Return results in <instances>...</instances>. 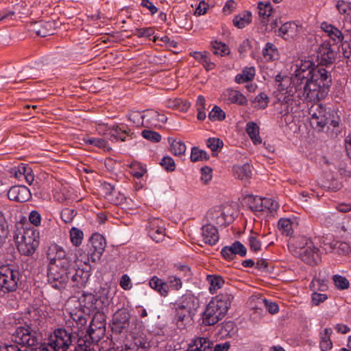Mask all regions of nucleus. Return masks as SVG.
Segmentation results:
<instances>
[{"mask_svg":"<svg viewBox=\"0 0 351 351\" xmlns=\"http://www.w3.org/2000/svg\"><path fill=\"white\" fill-rule=\"evenodd\" d=\"M332 278L337 289H346L349 287L350 283L346 278L339 275H334Z\"/></svg>","mask_w":351,"mask_h":351,"instance_id":"obj_57","label":"nucleus"},{"mask_svg":"<svg viewBox=\"0 0 351 351\" xmlns=\"http://www.w3.org/2000/svg\"><path fill=\"white\" fill-rule=\"evenodd\" d=\"M131 314L126 308L118 309L112 315L110 326L115 334H125L130 326Z\"/></svg>","mask_w":351,"mask_h":351,"instance_id":"obj_10","label":"nucleus"},{"mask_svg":"<svg viewBox=\"0 0 351 351\" xmlns=\"http://www.w3.org/2000/svg\"><path fill=\"white\" fill-rule=\"evenodd\" d=\"M32 31H34L36 35L41 37L53 35L55 31V23L54 21L36 23L33 27Z\"/></svg>","mask_w":351,"mask_h":351,"instance_id":"obj_24","label":"nucleus"},{"mask_svg":"<svg viewBox=\"0 0 351 351\" xmlns=\"http://www.w3.org/2000/svg\"><path fill=\"white\" fill-rule=\"evenodd\" d=\"M258 14L263 19H267L271 15L273 8L270 2H260L258 5Z\"/></svg>","mask_w":351,"mask_h":351,"instance_id":"obj_48","label":"nucleus"},{"mask_svg":"<svg viewBox=\"0 0 351 351\" xmlns=\"http://www.w3.org/2000/svg\"><path fill=\"white\" fill-rule=\"evenodd\" d=\"M236 325L234 322L228 321L222 323L219 330V333L223 337H231L236 332Z\"/></svg>","mask_w":351,"mask_h":351,"instance_id":"obj_37","label":"nucleus"},{"mask_svg":"<svg viewBox=\"0 0 351 351\" xmlns=\"http://www.w3.org/2000/svg\"><path fill=\"white\" fill-rule=\"evenodd\" d=\"M128 118L137 127L143 125L145 119H147V121L152 122V120L149 119L148 112L146 114H142L138 111H133L128 114Z\"/></svg>","mask_w":351,"mask_h":351,"instance_id":"obj_38","label":"nucleus"},{"mask_svg":"<svg viewBox=\"0 0 351 351\" xmlns=\"http://www.w3.org/2000/svg\"><path fill=\"white\" fill-rule=\"evenodd\" d=\"M88 258L93 263L98 262L106 246L105 238L99 233H94L90 238Z\"/></svg>","mask_w":351,"mask_h":351,"instance_id":"obj_12","label":"nucleus"},{"mask_svg":"<svg viewBox=\"0 0 351 351\" xmlns=\"http://www.w3.org/2000/svg\"><path fill=\"white\" fill-rule=\"evenodd\" d=\"M311 125L319 132L322 131L325 126L332 128V132L336 135L340 132V117L335 110L326 108L322 104H315L309 109Z\"/></svg>","mask_w":351,"mask_h":351,"instance_id":"obj_4","label":"nucleus"},{"mask_svg":"<svg viewBox=\"0 0 351 351\" xmlns=\"http://www.w3.org/2000/svg\"><path fill=\"white\" fill-rule=\"evenodd\" d=\"M26 171H29V167L24 164L20 165L18 167H13L10 169V172L14 178L21 180L23 178Z\"/></svg>","mask_w":351,"mask_h":351,"instance_id":"obj_53","label":"nucleus"},{"mask_svg":"<svg viewBox=\"0 0 351 351\" xmlns=\"http://www.w3.org/2000/svg\"><path fill=\"white\" fill-rule=\"evenodd\" d=\"M80 308L88 313L95 314L99 312V300L92 293H84L79 299Z\"/></svg>","mask_w":351,"mask_h":351,"instance_id":"obj_16","label":"nucleus"},{"mask_svg":"<svg viewBox=\"0 0 351 351\" xmlns=\"http://www.w3.org/2000/svg\"><path fill=\"white\" fill-rule=\"evenodd\" d=\"M279 231L285 236H290L293 234L292 222L289 219L281 218L278 222Z\"/></svg>","mask_w":351,"mask_h":351,"instance_id":"obj_43","label":"nucleus"},{"mask_svg":"<svg viewBox=\"0 0 351 351\" xmlns=\"http://www.w3.org/2000/svg\"><path fill=\"white\" fill-rule=\"evenodd\" d=\"M250 305L252 308L255 310H262L263 308H265L271 314H275L279 310L276 302H270L263 298H252L250 301Z\"/></svg>","mask_w":351,"mask_h":351,"instance_id":"obj_20","label":"nucleus"},{"mask_svg":"<svg viewBox=\"0 0 351 351\" xmlns=\"http://www.w3.org/2000/svg\"><path fill=\"white\" fill-rule=\"evenodd\" d=\"M149 284L153 289L158 291L162 296H167L168 295V285L162 279L157 276H153L150 279Z\"/></svg>","mask_w":351,"mask_h":351,"instance_id":"obj_31","label":"nucleus"},{"mask_svg":"<svg viewBox=\"0 0 351 351\" xmlns=\"http://www.w3.org/2000/svg\"><path fill=\"white\" fill-rule=\"evenodd\" d=\"M322 71L327 70L319 66L315 67L313 62L311 60L301 61L300 64L297 66L294 75L291 77L292 86L290 91L293 92L299 87L301 88L305 81L307 82L314 80L319 75L317 73H322Z\"/></svg>","mask_w":351,"mask_h":351,"instance_id":"obj_5","label":"nucleus"},{"mask_svg":"<svg viewBox=\"0 0 351 351\" xmlns=\"http://www.w3.org/2000/svg\"><path fill=\"white\" fill-rule=\"evenodd\" d=\"M221 256L226 260H233L236 255L245 257L247 254V248L240 241H236L229 246H225L221 251Z\"/></svg>","mask_w":351,"mask_h":351,"instance_id":"obj_15","label":"nucleus"},{"mask_svg":"<svg viewBox=\"0 0 351 351\" xmlns=\"http://www.w3.org/2000/svg\"><path fill=\"white\" fill-rule=\"evenodd\" d=\"M226 96L230 102L241 106L246 105L247 98L239 91L235 90H228Z\"/></svg>","mask_w":351,"mask_h":351,"instance_id":"obj_34","label":"nucleus"},{"mask_svg":"<svg viewBox=\"0 0 351 351\" xmlns=\"http://www.w3.org/2000/svg\"><path fill=\"white\" fill-rule=\"evenodd\" d=\"M147 342L141 337H135L134 339L126 343L121 351H147Z\"/></svg>","mask_w":351,"mask_h":351,"instance_id":"obj_30","label":"nucleus"},{"mask_svg":"<svg viewBox=\"0 0 351 351\" xmlns=\"http://www.w3.org/2000/svg\"><path fill=\"white\" fill-rule=\"evenodd\" d=\"M90 314L82 308H75L70 313L71 318L76 323L79 328L84 326L88 319L90 317Z\"/></svg>","mask_w":351,"mask_h":351,"instance_id":"obj_27","label":"nucleus"},{"mask_svg":"<svg viewBox=\"0 0 351 351\" xmlns=\"http://www.w3.org/2000/svg\"><path fill=\"white\" fill-rule=\"evenodd\" d=\"M76 215L77 212L75 210L65 208L61 212V218L66 223H69L72 222Z\"/></svg>","mask_w":351,"mask_h":351,"instance_id":"obj_56","label":"nucleus"},{"mask_svg":"<svg viewBox=\"0 0 351 351\" xmlns=\"http://www.w3.org/2000/svg\"><path fill=\"white\" fill-rule=\"evenodd\" d=\"M19 271L13 265L0 267V290L4 293L14 291L18 286Z\"/></svg>","mask_w":351,"mask_h":351,"instance_id":"obj_7","label":"nucleus"},{"mask_svg":"<svg viewBox=\"0 0 351 351\" xmlns=\"http://www.w3.org/2000/svg\"><path fill=\"white\" fill-rule=\"evenodd\" d=\"M106 331V320L104 314L100 312L94 314L90 326L86 331V341L90 343H97Z\"/></svg>","mask_w":351,"mask_h":351,"instance_id":"obj_8","label":"nucleus"},{"mask_svg":"<svg viewBox=\"0 0 351 351\" xmlns=\"http://www.w3.org/2000/svg\"><path fill=\"white\" fill-rule=\"evenodd\" d=\"M206 145L213 152H216L223 147V143L219 138H209L206 141Z\"/></svg>","mask_w":351,"mask_h":351,"instance_id":"obj_60","label":"nucleus"},{"mask_svg":"<svg viewBox=\"0 0 351 351\" xmlns=\"http://www.w3.org/2000/svg\"><path fill=\"white\" fill-rule=\"evenodd\" d=\"M167 171H173L175 169V162L170 156H164L160 162Z\"/></svg>","mask_w":351,"mask_h":351,"instance_id":"obj_61","label":"nucleus"},{"mask_svg":"<svg viewBox=\"0 0 351 351\" xmlns=\"http://www.w3.org/2000/svg\"><path fill=\"white\" fill-rule=\"evenodd\" d=\"M161 221L158 219H154L149 222L148 234L153 241L156 243L162 241L165 237V229L160 226Z\"/></svg>","mask_w":351,"mask_h":351,"instance_id":"obj_21","label":"nucleus"},{"mask_svg":"<svg viewBox=\"0 0 351 351\" xmlns=\"http://www.w3.org/2000/svg\"><path fill=\"white\" fill-rule=\"evenodd\" d=\"M66 274L62 273L65 276L64 280L62 279L57 280V282H54L52 284V287L60 289L63 287L71 279L73 282V287H77L79 288L83 287L86 285L90 277L88 271H85L83 269L76 268L75 262H72L71 265L68 267V269L65 271Z\"/></svg>","mask_w":351,"mask_h":351,"instance_id":"obj_6","label":"nucleus"},{"mask_svg":"<svg viewBox=\"0 0 351 351\" xmlns=\"http://www.w3.org/2000/svg\"><path fill=\"white\" fill-rule=\"evenodd\" d=\"M106 134L111 141H125L126 137L130 136V130H127L124 126L116 125L109 128Z\"/></svg>","mask_w":351,"mask_h":351,"instance_id":"obj_22","label":"nucleus"},{"mask_svg":"<svg viewBox=\"0 0 351 351\" xmlns=\"http://www.w3.org/2000/svg\"><path fill=\"white\" fill-rule=\"evenodd\" d=\"M212 178V169L208 166L201 168V180L208 183Z\"/></svg>","mask_w":351,"mask_h":351,"instance_id":"obj_64","label":"nucleus"},{"mask_svg":"<svg viewBox=\"0 0 351 351\" xmlns=\"http://www.w3.org/2000/svg\"><path fill=\"white\" fill-rule=\"evenodd\" d=\"M331 84V75L328 71H322V73H319L317 77L307 82L305 81L301 88L299 87L292 93L300 100L315 102L326 97Z\"/></svg>","mask_w":351,"mask_h":351,"instance_id":"obj_1","label":"nucleus"},{"mask_svg":"<svg viewBox=\"0 0 351 351\" xmlns=\"http://www.w3.org/2000/svg\"><path fill=\"white\" fill-rule=\"evenodd\" d=\"M336 7L341 14H345V20L351 23V3L339 0Z\"/></svg>","mask_w":351,"mask_h":351,"instance_id":"obj_39","label":"nucleus"},{"mask_svg":"<svg viewBox=\"0 0 351 351\" xmlns=\"http://www.w3.org/2000/svg\"><path fill=\"white\" fill-rule=\"evenodd\" d=\"M175 313L174 319L179 328H182L184 326V321L193 315L190 313L185 312L184 310L179 309L178 306H175Z\"/></svg>","mask_w":351,"mask_h":351,"instance_id":"obj_47","label":"nucleus"},{"mask_svg":"<svg viewBox=\"0 0 351 351\" xmlns=\"http://www.w3.org/2000/svg\"><path fill=\"white\" fill-rule=\"evenodd\" d=\"M174 306L193 314V311L198 306L197 298L191 293H186L177 300Z\"/></svg>","mask_w":351,"mask_h":351,"instance_id":"obj_18","label":"nucleus"},{"mask_svg":"<svg viewBox=\"0 0 351 351\" xmlns=\"http://www.w3.org/2000/svg\"><path fill=\"white\" fill-rule=\"evenodd\" d=\"M168 288L171 287L176 291L180 290L182 287L181 279L176 276H169L167 280Z\"/></svg>","mask_w":351,"mask_h":351,"instance_id":"obj_58","label":"nucleus"},{"mask_svg":"<svg viewBox=\"0 0 351 351\" xmlns=\"http://www.w3.org/2000/svg\"><path fill=\"white\" fill-rule=\"evenodd\" d=\"M249 208L254 212L263 211V200L258 196L248 195L245 197Z\"/></svg>","mask_w":351,"mask_h":351,"instance_id":"obj_40","label":"nucleus"},{"mask_svg":"<svg viewBox=\"0 0 351 351\" xmlns=\"http://www.w3.org/2000/svg\"><path fill=\"white\" fill-rule=\"evenodd\" d=\"M142 136L145 139L150 141L153 143H158L161 140L160 134L155 131L151 130H145L142 132Z\"/></svg>","mask_w":351,"mask_h":351,"instance_id":"obj_54","label":"nucleus"},{"mask_svg":"<svg viewBox=\"0 0 351 351\" xmlns=\"http://www.w3.org/2000/svg\"><path fill=\"white\" fill-rule=\"evenodd\" d=\"M233 299V295L227 291L213 298L201 314L202 324L213 326L221 320L230 308Z\"/></svg>","mask_w":351,"mask_h":351,"instance_id":"obj_3","label":"nucleus"},{"mask_svg":"<svg viewBox=\"0 0 351 351\" xmlns=\"http://www.w3.org/2000/svg\"><path fill=\"white\" fill-rule=\"evenodd\" d=\"M226 118V113L218 106H215L208 114V119L212 121H223Z\"/></svg>","mask_w":351,"mask_h":351,"instance_id":"obj_49","label":"nucleus"},{"mask_svg":"<svg viewBox=\"0 0 351 351\" xmlns=\"http://www.w3.org/2000/svg\"><path fill=\"white\" fill-rule=\"evenodd\" d=\"M263 211L269 210L270 213L276 211L278 208V204L276 201L271 198H262Z\"/></svg>","mask_w":351,"mask_h":351,"instance_id":"obj_55","label":"nucleus"},{"mask_svg":"<svg viewBox=\"0 0 351 351\" xmlns=\"http://www.w3.org/2000/svg\"><path fill=\"white\" fill-rule=\"evenodd\" d=\"M169 142L171 145V152L175 156H182L184 154L186 147L185 144L180 140L173 139L171 141L169 138Z\"/></svg>","mask_w":351,"mask_h":351,"instance_id":"obj_42","label":"nucleus"},{"mask_svg":"<svg viewBox=\"0 0 351 351\" xmlns=\"http://www.w3.org/2000/svg\"><path fill=\"white\" fill-rule=\"evenodd\" d=\"M72 342L71 333L64 328L55 330L49 339V346L53 351H66Z\"/></svg>","mask_w":351,"mask_h":351,"instance_id":"obj_9","label":"nucleus"},{"mask_svg":"<svg viewBox=\"0 0 351 351\" xmlns=\"http://www.w3.org/2000/svg\"><path fill=\"white\" fill-rule=\"evenodd\" d=\"M248 244L251 251L254 252L261 250V242L254 233L249 237Z\"/></svg>","mask_w":351,"mask_h":351,"instance_id":"obj_59","label":"nucleus"},{"mask_svg":"<svg viewBox=\"0 0 351 351\" xmlns=\"http://www.w3.org/2000/svg\"><path fill=\"white\" fill-rule=\"evenodd\" d=\"M299 32V27L293 22H287L281 25L278 29V35L282 37L285 36L288 39L289 38H293Z\"/></svg>","mask_w":351,"mask_h":351,"instance_id":"obj_28","label":"nucleus"},{"mask_svg":"<svg viewBox=\"0 0 351 351\" xmlns=\"http://www.w3.org/2000/svg\"><path fill=\"white\" fill-rule=\"evenodd\" d=\"M83 232L76 228H72L70 230V237L72 243L75 246H79L83 239Z\"/></svg>","mask_w":351,"mask_h":351,"instance_id":"obj_52","label":"nucleus"},{"mask_svg":"<svg viewBox=\"0 0 351 351\" xmlns=\"http://www.w3.org/2000/svg\"><path fill=\"white\" fill-rule=\"evenodd\" d=\"M246 132L254 145L261 144L262 139L259 135V127L253 122H248L245 128Z\"/></svg>","mask_w":351,"mask_h":351,"instance_id":"obj_32","label":"nucleus"},{"mask_svg":"<svg viewBox=\"0 0 351 351\" xmlns=\"http://www.w3.org/2000/svg\"><path fill=\"white\" fill-rule=\"evenodd\" d=\"M305 246L301 247L302 260L308 265H317L321 260L319 250L308 239H304Z\"/></svg>","mask_w":351,"mask_h":351,"instance_id":"obj_13","label":"nucleus"},{"mask_svg":"<svg viewBox=\"0 0 351 351\" xmlns=\"http://www.w3.org/2000/svg\"><path fill=\"white\" fill-rule=\"evenodd\" d=\"M329 245L332 250L341 255H346L351 252L350 245L346 242L333 241Z\"/></svg>","mask_w":351,"mask_h":351,"instance_id":"obj_35","label":"nucleus"},{"mask_svg":"<svg viewBox=\"0 0 351 351\" xmlns=\"http://www.w3.org/2000/svg\"><path fill=\"white\" fill-rule=\"evenodd\" d=\"M208 159L209 156L205 151L199 149L196 147H193L191 149V160L192 162L208 160Z\"/></svg>","mask_w":351,"mask_h":351,"instance_id":"obj_46","label":"nucleus"},{"mask_svg":"<svg viewBox=\"0 0 351 351\" xmlns=\"http://www.w3.org/2000/svg\"><path fill=\"white\" fill-rule=\"evenodd\" d=\"M321 28L327 33L328 36L333 40L334 45L342 43L343 35L339 29L326 22L321 24Z\"/></svg>","mask_w":351,"mask_h":351,"instance_id":"obj_26","label":"nucleus"},{"mask_svg":"<svg viewBox=\"0 0 351 351\" xmlns=\"http://www.w3.org/2000/svg\"><path fill=\"white\" fill-rule=\"evenodd\" d=\"M47 258L49 261L47 269L48 281L51 285L58 279H65L62 273L71 265L73 261L67 255L64 249L56 243L51 244L47 251Z\"/></svg>","mask_w":351,"mask_h":351,"instance_id":"obj_2","label":"nucleus"},{"mask_svg":"<svg viewBox=\"0 0 351 351\" xmlns=\"http://www.w3.org/2000/svg\"><path fill=\"white\" fill-rule=\"evenodd\" d=\"M202 237L204 243L209 245H215L219 239L217 228L211 223H207L202 227Z\"/></svg>","mask_w":351,"mask_h":351,"instance_id":"obj_19","label":"nucleus"},{"mask_svg":"<svg viewBox=\"0 0 351 351\" xmlns=\"http://www.w3.org/2000/svg\"><path fill=\"white\" fill-rule=\"evenodd\" d=\"M337 52L329 43H324L317 51V60L321 66L331 64L336 58Z\"/></svg>","mask_w":351,"mask_h":351,"instance_id":"obj_14","label":"nucleus"},{"mask_svg":"<svg viewBox=\"0 0 351 351\" xmlns=\"http://www.w3.org/2000/svg\"><path fill=\"white\" fill-rule=\"evenodd\" d=\"M32 197L29 189L24 185H16L10 188L8 191L9 199L18 202L28 201Z\"/></svg>","mask_w":351,"mask_h":351,"instance_id":"obj_17","label":"nucleus"},{"mask_svg":"<svg viewBox=\"0 0 351 351\" xmlns=\"http://www.w3.org/2000/svg\"><path fill=\"white\" fill-rule=\"evenodd\" d=\"M212 47L214 49L213 53L216 55L225 56L230 53L229 48L221 42L215 41L212 43Z\"/></svg>","mask_w":351,"mask_h":351,"instance_id":"obj_51","label":"nucleus"},{"mask_svg":"<svg viewBox=\"0 0 351 351\" xmlns=\"http://www.w3.org/2000/svg\"><path fill=\"white\" fill-rule=\"evenodd\" d=\"M269 97L265 93L258 95L254 99V107L258 109H265L268 104Z\"/></svg>","mask_w":351,"mask_h":351,"instance_id":"obj_50","label":"nucleus"},{"mask_svg":"<svg viewBox=\"0 0 351 351\" xmlns=\"http://www.w3.org/2000/svg\"><path fill=\"white\" fill-rule=\"evenodd\" d=\"M8 234V224L4 215L0 211V237H5Z\"/></svg>","mask_w":351,"mask_h":351,"instance_id":"obj_62","label":"nucleus"},{"mask_svg":"<svg viewBox=\"0 0 351 351\" xmlns=\"http://www.w3.org/2000/svg\"><path fill=\"white\" fill-rule=\"evenodd\" d=\"M232 171L234 177L241 180H248L252 176L251 166L248 163L243 165H234Z\"/></svg>","mask_w":351,"mask_h":351,"instance_id":"obj_29","label":"nucleus"},{"mask_svg":"<svg viewBox=\"0 0 351 351\" xmlns=\"http://www.w3.org/2000/svg\"><path fill=\"white\" fill-rule=\"evenodd\" d=\"M167 106L180 112H186L190 107V103L180 98L169 100Z\"/></svg>","mask_w":351,"mask_h":351,"instance_id":"obj_41","label":"nucleus"},{"mask_svg":"<svg viewBox=\"0 0 351 351\" xmlns=\"http://www.w3.org/2000/svg\"><path fill=\"white\" fill-rule=\"evenodd\" d=\"M207 279L210 283L209 290L211 293H214L219 289L221 288L224 284V280L219 276L208 275Z\"/></svg>","mask_w":351,"mask_h":351,"instance_id":"obj_44","label":"nucleus"},{"mask_svg":"<svg viewBox=\"0 0 351 351\" xmlns=\"http://www.w3.org/2000/svg\"><path fill=\"white\" fill-rule=\"evenodd\" d=\"M255 75V69L252 67L245 68L241 73L237 74L235 77V82L238 84H242L246 82L252 81Z\"/></svg>","mask_w":351,"mask_h":351,"instance_id":"obj_36","label":"nucleus"},{"mask_svg":"<svg viewBox=\"0 0 351 351\" xmlns=\"http://www.w3.org/2000/svg\"><path fill=\"white\" fill-rule=\"evenodd\" d=\"M232 22L235 27L242 29L252 22V14L250 11H244L235 16Z\"/></svg>","mask_w":351,"mask_h":351,"instance_id":"obj_33","label":"nucleus"},{"mask_svg":"<svg viewBox=\"0 0 351 351\" xmlns=\"http://www.w3.org/2000/svg\"><path fill=\"white\" fill-rule=\"evenodd\" d=\"M213 341L208 338L199 337L193 341L187 351H213Z\"/></svg>","mask_w":351,"mask_h":351,"instance_id":"obj_23","label":"nucleus"},{"mask_svg":"<svg viewBox=\"0 0 351 351\" xmlns=\"http://www.w3.org/2000/svg\"><path fill=\"white\" fill-rule=\"evenodd\" d=\"M38 233L34 230H27L24 232L22 241L18 244L19 252L25 256L32 255L39 245Z\"/></svg>","mask_w":351,"mask_h":351,"instance_id":"obj_11","label":"nucleus"},{"mask_svg":"<svg viewBox=\"0 0 351 351\" xmlns=\"http://www.w3.org/2000/svg\"><path fill=\"white\" fill-rule=\"evenodd\" d=\"M263 55L267 60H274L278 56V49L274 44L267 43L263 50Z\"/></svg>","mask_w":351,"mask_h":351,"instance_id":"obj_45","label":"nucleus"},{"mask_svg":"<svg viewBox=\"0 0 351 351\" xmlns=\"http://www.w3.org/2000/svg\"><path fill=\"white\" fill-rule=\"evenodd\" d=\"M206 219L208 221V223L212 224L213 223L217 225L228 226L226 223V215L221 208L209 210L206 214Z\"/></svg>","mask_w":351,"mask_h":351,"instance_id":"obj_25","label":"nucleus"},{"mask_svg":"<svg viewBox=\"0 0 351 351\" xmlns=\"http://www.w3.org/2000/svg\"><path fill=\"white\" fill-rule=\"evenodd\" d=\"M312 304L318 306L328 299V296L324 293L313 292L311 295Z\"/></svg>","mask_w":351,"mask_h":351,"instance_id":"obj_63","label":"nucleus"}]
</instances>
